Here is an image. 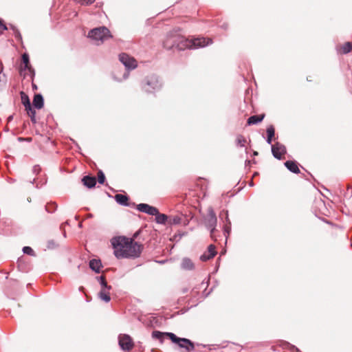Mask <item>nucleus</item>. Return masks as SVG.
I'll return each mask as SVG.
<instances>
[{"label": "nucleus", "instance_id": "nucleus-44", "mask_svg": "<svg viewBox=\"0 0 352 352\" xmlns=\"http://www.w3.org/2000/svg\"><path fill=\"white\" fill-rule=\"evenodd\" d=\"M10 28L14 32L15 31V30H17V28L14 25H12V24H10Z\"/></svg>", "mask_w": 352, "mask_h": 352}, {"label": "nucleus", "instance_id": "nucleus-15", "mask_svg": "<svg viewBox=\"0 0 352 352\" xmlns=\"http://www.w3.org/2000/svg\"><path fill=\"white\" fill-rule=\"evenodd\" d=\"M284 164L290 172L296 174L300 173V169L296 162L288 160L286 161Z\"/></svg>", "mask_w": 352, "mask_h": 352}, {"label": "nucleus", "instance_id": "nucleus-49", "mask_svg": "<svg viewBox=\"0 0 352 352\" xmlns=\"http://www.w3.org/2000/svg\"><path fill=\"white\" fill-rule=\"evenodd\" d=\"M19 141H22V140H23V139L22 138H19Z\"/></svg>", "mask_w": 352, "mask_h": 352}, {"label": "nucleus", "instance_id": "nucleus-39", "mask_svg": "<svg viewBox=\"0 0 352 352\" xmlns=\"http://www.w3.org/2000/svg\"><path fill=\"white\" fill-rule=\"evenodd\" d=\"M56 243L55 242L53 241V240H50L47 241V248L49 249H52V248H54L56 247Z\"/></svg>", "mask_w": 352, "mask_h": 352}, {"label": "nucleus", "instance_id": "nucleus-11", "mask_svg": "<svg viewBox=\"0 0 352 352\" xmlns=\"http://www.w3.org/2000/svg\"><path fill=\"white\" fill-rule=\"evenodd\" d=\"M272 153L276 159L280 160L282 155L286 153V148L283 144L276 142L272 146Z\"/></svg>", "mask_w": 352, "mask_h": 352}, {"label": "nucleus", "instance_id": "nucleus-34", "mask_svg": "<svg viewBox=\"0 0 352 352\" xmlns=\"http://www.w3.org/2000/svg\"><path fill=\"white\" fill-rule=\"evenodd\" d=\"M231 231V224H224L223 226V232L224 235L226 236V238L227 239L228 235L230 234V232Z\"/></svg>", "mask_w": 352, "mask_h": 352}, {"label": "nucleus", "instance_id": "nucleus-26", "mask_svg": "<svg viewBox=\"0 0 352 352\" xmlns=\"http://www.w3.org/2000/svg\"><path fill=\"white\" fill-rule=\"evenodd\" d=\"M352 50V43L346 42L342 47L343 54H347Z\"/></svg>", "mask_w": 352, "mask_h": 352}, {"label": "nucleus", "instance_id": "nucleus-21", "mask_svg": "<svg viewBox=\"0 0 352 352\" xmlns=\"http://www.w3.org/2000/svg\"><path fill=\"white\" fill-rule=\"evenodd\" d=\"M265 117L264 114L252 116L248 119V124H256L261 122Z\"/></svg>", "mask_w": 352, "mask_h": 352}, {"label": "nucleus", "instance_id": "nucleus-19", "mask_svg": "<svg viewBox=\"0 0 352 352\" xmlns=\"http://www.w3.org/2000/svg\"><path fill=\"white\" fill-rule=\"evenodd\" d=\"M115 199L118 204L121 206H128L129 204V198L126 195L122 194H116L115 195Z\"/></svg>", "mask_w": 352, "mask_h": 352}, {"label": "nucleus", "instance_id": "nucleus-10", "mask_svg": "<svg viewBox=\"0 0 352 352\" xmlns=\"http://www.w3.org/2000/svg\"><path fill=\"white\" fill-rule=\"evenodd\" d=\"M188 223V220L183 214L168 216V225H184L186 226Z\"/></svg>", "mask_w": 352, "mask_h": 352}, {"label": "nucleus", "instance_id": "nucleus-4", "mask_svg": "<svg viewBox=\"0 0 352 352\" xmlns=\"http://www.w3.org/2000/svg\"><path fill=\"white\" fill-rule=\"evenodd\" d=\"M217 223V219L216 214L213 210V209L210 208L208 212L207 217L206 219V226L210 231V236L211 238L217 241V236H216V226Z\"/></svg>", "mask_w": 352, "mask_h": 352}, {"label": "nucleus", "instance_id": "nucleus-38", "mask_svg": "<svg viewBox=\"0 0 352 352\" xmlns=\"http://www.w3.org/2000/svg\"><path fill=\"white\" fill-rule=\"evenodd\" d=\"M41 170L39 165H34L32 168V172L35 175H38Z\"/></svg>", "mask_w": 352, "mask_h": 352}, {"label": "nucleus", "instance_id": "nucleus-17", "mask_svg": "<svg viewBox=\"0 0 352 352\" xmlns=\"http://www.w3.org/2000/svg\"><path fill=\"white\" fill-rule=\"evenodd\" d=\"M181 267L184 270H192L195 265L189 258L185 257L182 261Z\"/></svg>", "mask_w": 352, "mask_h": 352}, {"label": "nucleus", "instance_id": "nucleus-48", "mask_svg": "<svg viewBox=\"0 0 352 352\" xmlns=\"http://www.w3.org/2000/svg\"><path fill=\"white\" fill-rule=\"evenodd\" d=\"M253 154H254V155H258V152L257 151H254Z\"/></svg>", "mask_w": 352, "mask_h": 352}, {"label": "nucleus", "instance_id": "nucleus-2", "mask_svg": "<svg viewBox=\"0 0 352 352\" xmlns=\"http://www.w3.org/2000/svg\"><path fill=\"white\" fill-rule=\"evenodd\" d=\"M212 43L210 38H197L192 40L186 38L185 37L178 34L176 47L179 51L184 50L186 49H197L203 47Z\"/></svg>", "mask_w": 352, "mask_h": 352}, {"label": "nucleus", "instance_id": "nucleus-29", "mask_svg": "<svg viewBox=\"0 0 352 352\" xmlns=\"http://www.w3.org/2000/svg\"><path fill=\"white\" fill-rule=\"evenodd\" d=\"M236 141V144L240 146H241V147L244 146L246 142V140L241 135H237Z\"/></svg>", "mask_w": 352, "mask_h": 352}, {"label": "nucleus", "instance_id": "nucleus-33", "mask_svg": "<svg viewBox=\"0 0 352 352\" xmlns=\"http://www.w3.org/2000/svg\"><path fill=\"white\" fill-rule=\"evenodd\" d=\"M275 133L274 128L272 125H270L267 129V137L274 138Z\"/></svg>", "mask_w": 352, "mask_h": 352}, {"label": "nucleus", "instance_id": "nucleus-37", "mask_svg": "<svg viewBox=\"0 0 352 352\" xmlns=\"http://www.w3.org/2000/svg\"><path fill=\"white\" fill-rule=\"evenodd\" d=\"M13 32H14V36L15 38L17 41L22 42V36H21L19 30L17 29V30H15V31H14Z\"/></svg>", "mask_w": 352, "mask_h": 352}, {"label": "nucleus", "instance_id": "nucleus-40", "mask_svg": "<svg viewBox=\"0 0 352 352\" xmlns=\"http://www.w3.org/2000/svg\"><path fill=\"white\" fill-rule=\"evenodd\" d=\"M78 1L80 2L82 4H91L94 3L96 0H77Z\"/></svg>", "mask_w": 352, "mask_h": 352}, {"label": "nucleus", "instance_id": "nucleus-41", "mask_svg": "<svg viewBox=\"0 0 352 352\" xmlns=\"http://www.w3.org/2000/svg\"><path fill=\"white\" fill-rule=\"evenodd\" d=\"M1 71H2V69L1 70V72H0V82L5 84L6 82V76L5 74H1Z\"/></svg>", "mask_w": 352, "mask_h": 352}, {"label": "nucleus", "instance_id": "nucleus-43", "mask_svg": "<svg viewBox=\"0 0 352 352\" xmlns=\"http://www.w3.org/2000/svg\"><path fill=\"white\" fill-rule=\"evenodd\" d=\"M272 138H273L267 137V140H266L267 143L269 144H272Z\"/></svg>", "mask_w": 352, "mask_h": 352}, {"label": "nucleus", "instance_id": "nucleus-23", "mask_svg": "<svg viewBox=\"0 0 352 352\" xmlns=\"http://www.w3.org/2000/svg\"><path fill=\"white\" fill-rule=\"evenodd\" d=\"M109 291L110 290H107L106 289H101L100 292L98 294L99 298L103 301L109 302L111 300Z\"/></svg>", "mask_w": 352, "mask_h": 352}, {"label": "nucleus", "instance_id": "nucleus-31", "mask_svg": "<svg viewBox=\"0 0 352 352\" xmlns=\"http://www.w3.org/2000/svg\"><path fill=\"white\" fill-rule=\"evenodd\" d=\"M208 253H209L210 257L213 258L216 254L217 252L215 250V246L212 244L210 245L208 248Z\"/></svg>", "mask_w": 352, "mask_h": 352}, {"label": "nucleus", "instance_id": "nucleus-8", "mask_svg": "<svg viewBox=\"0 0 352 352\" xmlns=\"http://www.w3.org/2000/svg\"><path fill=\"white\" fill-rule=\"evenodd\" d=\"M177 35L178 34L175 33H170L167 34L166 38L163 41V47L166 50L175 49Z\"/></svg>", "mask_w": 352, "mask_h": 352}, {"label": "nucleus", "instance_id": "nucleus-42", "mask_svg": "<svg viewBox=\"0 0 352 352\" xmlns=\"http://www.w3.org/2000/svg\"><path fill=\"white\" fill-rule=\"evenodd\" d=\"M0 29L2 30H7L8 28L6 26V24L3 23L2 21L0 20Z\"/></svg>", "mask_w": 352, "mask_h": 352}, {"label": "nucleus", "instance_id": "nucleus-27", "mask_svg": "<svg viewBox=\"0 0 352 352\" xmlns=\"http://www.w3.org/2000/svg\"><path fill=\"white\" fill-rule=\"evenodd\" d=\"M26 111L28 116L30 117L31 121L33 123H36V111L32 107H30V109H26Z\"/></svg>", "mask_w": 352, "mask_h": 352}, {"label": "nucleus", "instance_id": "nucleus-5", "mask_svg": "<svg viewBox=\"0 0 352 352\" xmlns=\"http://www.w3.org/2000/svg\"><path fill=\"white\" fill-rule=\"evenodd\" d=\"M168 338L173 343L177 344L179 347L185 349L186 352H191L195 350V344L189 339L178 338L175 334H170Z\"/></svg>", "mask_w": 352, "mask_h": 352}, {"label": "nucleus", "instance_id": "nucleus-50", "mask_svg": "<svg viewBox=\"0 0 352 352\" xmlns=\"http://www.w3.org/2000/svg\"><path fill=\"white\" fill-rule=\"evenodd\" d=\"M124 78H127L128 74H126H126H124Z\"/></svg>", "mask_w": 352, "mask_h": 352}, {"label": "nucleus", "instance_id": "nucleus-18", "mask_svg": "<svg viewBox=\"0 0 352 352\" xmlns=\"http://www.w3.org/2000/svg\"><path fill=\"white\" fill-rule=\"evenodd\" d=\"M44 104L43 97L41 94H36L33 99V105L36 109H41Z\"/></svg>", "mask_w": 352, "mask_h": 352}, {"label": "nucleus", "instance_id": "nucleus-24", "mask_svg": "<svg viewBox=\"0 0 352 352\" xmlns=\"http://www.w3.org/2000/svg\"><path fill=\"white\" fill-rule=\"evenodd\" d=\"M96 278L99 282L102 289H106L107 290L111 289V286L107 284L105 277L104 276H98Z\"/></svg>", "mask_w": 352, "mask_h": 352}, {"label": "nucleus", "instance_id": "nucleus-28", "mask_svg": "<svg viewBox=\"0 0 352 352\" xmlns=\"http://www.w3.org/2000/svg\"><path fill=\"white\" fill-rule=\"evenodd\" d=\"M219 217L223 219L225 218V223L226 224H231V221L228 217V210H223L219 214Z\"/></svg>", "mask_w": 352, "mask_h": 352}, {"label": "nucleus", "instance_id": "nucleus-14", "mask_svg": "<svg viewBox=\"0 0 352 352\" xmlns=\"http://www.w3.org/2000/svg\"><path fill=\"white\" fill-rule=\"evenodd\" d=\"M83 185L89 188H94L96 184V178L93 176L86 175L82 177Z\"/></svg>", "mask_w": 352, "mask_h": 352}, {"label": "nucleus", "instance_id": "nucleus-30", "mask_svg": "<svg viewBox=\"0 0 352 352\" xmlns=\"http://www.w3.org/2000/svg\"><path fill=\"white\" fill-rule=\"evenodd\" d=\"M57 208V205L56 204H50L45 206V210L49 213L54 212Z\"/></svg>", "mask_w": 352, "mask_h": 352}, {"label": "nucleus", "instance_id": "nucleus-46", "mask_svg": "<svg viewBox=\"0 0 352 352\" xmlns=\"http://www.w3.org/2000/svg\"><path fill=\"white\" fill-rule=\"evenodd\" d=\"M188 292V289H183V293H186V292Z\"/></svg>", "mask_w": 352, "mask_h": 352}, {"label": "nucleus", "instance_id": "nucleus-7", "mask_svg": "<svg viewBox=\"0 0 352 352\" xmlns=\"http://www.w3.org/2000/svg\"><path fill=\"white\" fill-rule=\"evenodd\" d=\"M119 60L127 70L134 69L138 66L136 60L126 53L120 54L119 55Z\"/></svg>", "mask_w": 352, "mask_h": 352}, {"label": "nucleus", "instance_id": "nucleus-36", "mask_svg": "<svg viewBox=\"0 0 352 352\" xmlns=\"http://www.w3.org/2000/svg\"><path fill=\"white\" fill-rule=\"evenodd\" d=\"M212 258V257H210L209 253L208 252H205L201 256L200 260L201 261H206L208 260H210Z\"/></svg>", "mask_w": 352, "mask_h": 352}, {"label": "nucleus", "instance_id": "nucleus-12", "mask_svg": "<svg viewBox=\"0 0 352 352\" xmlns=\"http://www.w3.org/2000/svg\"><path fill=\"white\" fill-rule=\"evenodd\" d=\"M137 209L144 213L149 215L154 216L158 214V209L154 206H150L147 204H140L137 206Z\"/></svg>", "mask_w": 352, "mask_h": 352}, {"label": "nucleus", "instance_id": "nucleus-32", "mask_svg": "<svg viewBox=\"0 0 352 352\" xmlns=\"http://www.w3.org/2000/svg\"><path fill=\"white\" fill-rule=\"evenodd\" d=\"M98 181L100 184H103L105 181V175L102 170H99L98 173Z\"/></svg>", "mask_w": 352, "mask_h": 352}, {"label": "nucleus", "instance_id": "nucleus-13", "mask_svg": "<svg viewBox=\"0 0 352 352\" xmlns=\"http://www.w3.org/2000/svg\"><path fill=\"white\" fill-rule=\"evenodd\" d=\"M22 61L24 64V68L25 70H28L30 73L31 78H33L35 75L34 69L32 67V66L30 64V58L29 55L26 53H24L22 55Z\"/></svg>", "mask_w": 352, "mask_h": 352}, {"label": "nucleus", "instance_id": "nucleus-1", "mask_svg": "<svg viewBox=\"0 0 352 352\" xmlns=\"http://www.w3.org/2000/svg\"><path fill=\"white\" fill-rule=\"evenodd\" d=\"M114 255L117 258H136L140 256L144 249L142 244L131 238L117 236L111 239Z\"/></svg>", "mask_w": 352, "mask_h": 352}, {"label": "nucleus", "instance_id": "nucleus-35", "mask_svg": "<svg viewBox=\"0 0 352 352\" xmlns=\"http://www.w3.org/2000/svg\"><path fill=\"white\" fill-rule=\"evenodd\" d=\"M23 252L24 254H28V255H34V252L32 248L29 246H25L23 248Z\"/></svg>", "mask_w": 352, "mask_h": 352}, {"label": "nucleus", "instance_id": "nucleus-6", "mask_svg": "<svg viewBox=\"0 0 352 352\" xmlns=\"http://www.w3.org/2000/svg\"><path fill=\"white\" fill-rule=\"evenodd\" d=\"M160 87L161 83L159 80V78L155 75L148 76L142 85L144 90L148 93L159 89Z\"/></svg>", "mask_w": 352, "mask_h": 352}, {"label": "nucleus", "instance_id": "nucleus-16", "mask_svg": "<svg viewBox=\"0 0 352 352\" xmlns=\"http://www.w3.org/2000/svg\"><path fill=\"white\" fill-rule=\"evenodd\" d=\"M174 334L173 333L169 332H161L160 331H153L152 333V338L155 340H158L160 343H163L165 337L168 338V335Z\"/></svg>", "mask_w": 352, "mask_h": 352}, {"label": "nucleus", "instance_id": "nucleus-51", "mask_svg": "<svg viewBox=\"0 0 352 352\" xmlns=\"http://www.w3.org/2000/svg\"><path fill=\"white\" fill-rule=\"evenodd\" d=\"M33 88L36 89L37 87L36 85H33Z\"/></svg>", "mask_w": 352, "mask_h": 352}, {"label": "nucleus", "instance_id": "nucleus-25", "mask_svg": "<svg viewBox=\"0 0 352 352\" xmlns=\"http://www.w3.org/2000/svg\"><path fill=\"white\" fill-rule=\"evenodd\" d=\"M21 96L22 103L24 105L25 110L30 109V107L32 106H31V103H30L28 96L23 92L21 93Z\"/></svg>", "mask_w": 352, "mask_h": 352}, {"label": "nucleus", "instance_id": "nucleus-47", "mask_svg": "<svg viewBox=\"0 0 352 352\" xmlns=\"http://www.w3.org/2000/svg\"><path fill=\"white\" fill-rule=\"evenodd\" d=\"M29 182H30V183H32V184H34V182H35V179H33V180H32V181L30 180Z\"/></svg>", "mask_w": 352, "mask_h": 352}, {"label": "nucleus", "instance_id": "nucleus-9", "mask_svg": "<svg viewBox=\"0 0 352 352\" xmlns=\"http://www.w3.org/2000/svg\"><path fill=\"white\" fill-rule=\"evenodd\" d=\"M119 345L122 350L129 351L133 346V343L131 337L128 335H120L119 336Z\"/></svg>", "mask_w": 352, "mask_h": 352}, {"label": "nucleus", "instance_id": "nucleus-20", "mask_svg": "<svg viewBox=\"0 0 352 352\" xmlns=\"http://www.w3.org/2000/svg\"><path fill=\"white\" fill-rule=\"evenodd\" d=\"M102 263L99 259H91L89 261V267L96 273H99Z\"/></svg>", "mask_w": 352, "mask_h": 352}, {"label": "nucleus", "instance_id": "nucleus-3", "mask_svg": "<svg viewBox=\"0 0 352 352\" xmlns=\"http://www.w3.org/2000/svg\"><path fill=\"white\" fill-rule=\"evenodd\" d=\"M88 37L101 43L112 37L109 30L104 27L96 28L91 30L88 33Z\"/></svg>", "mask_w": 352, "mask_h": 352}, {"label": "nucleus", "instance_id": "nucleus-22", "mask_svg": "<svg viewBox=\"0 0 352 352\" xmlns=\"http://www.w3.org/2000/svg\"><path fill=\"white\" fill-rule=\"evenodd\" d=\"M155 221L159 224H166V223H168V216L164 214H161L158 212V214H155Z\"/></svg>", "mask_w": 352, "mask_h": 352}, {"label": "nucleus", "instance_id": "nucleus-45", "mask_svg": "<svg viewBox=\"0 0 352 352\" xmlns=\"http://www.w3.org/2000/svg\"><path fill=\"white\" fill-rule=\"evenodd\" d=\"M12 119H13V116H12V115H11V116H10L8 118V122H10Z\"/></svg>", "mask_w": 352, "mask_h": 352}]
</instances>
